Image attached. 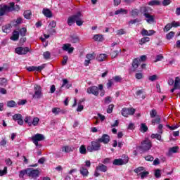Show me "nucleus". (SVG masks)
Masks as SVG:
<instances>
[{
	"mask_svg": "<svg viewBox=\"0 0 180 180\" xmlns=\"http://www.w3.org/2000/svg\"><path fill=\"white\" fill-rule=\"evenodd\" d=\"M82 18V13H81V12H78L77 13L69 17L68 19V26H72L75 22L77 26H82V25H84V20H82V18Z\"/></svg>",
	"mask_w": 180,
	"mask_h": 180,
	"instance_id": "1",
	"label": "nucleus"
},
{
	"mask_svg": "<svg viewBox=\"0 0 180 180\" xmlns=\"http://www.w3.org/2000/svg\"><path fill=\"white\" fill-rule=\"evenodd\" d=\"M100 91V96H105V90L103 89V84H99L98 87L96 86H92L88 87L86 92L89 94L94 95V96H98Z\"/></svg>",
	"mask_w": 180,
	"mask_h": 180,
	"instance_id": "2",
	"label": "nucleus"
},
{
	"mask_svg": "<svg viewBox=\"0 0 180 180\" xmlns=\"http://www.w3.org/2000/svg\"><path fill=\"white\" fill-rule=\"evenodd\" d=\"M151 147H153V143L151 141L148 139H146L141 143V146H137V150H140L142 153H146L150 150H151Z\"/></svg>",
	"mask_w": 180,
	"mask_h": 180,
	"instance_id": "3",
	"label": "nucleus"
},
{
	"mask_svg": "<svg viewBox=\"0 0 180 180\" xmlns=\"http://www.w3.org/2000/svg\"><path fill=\"white\" fill-rule=\"evenodd\" d=\"M101 150V142L96 139L91 141V145L87 146V151L93 153V151H99Z\"/></svg>",
	"mask_w": 180,
	"mask_h": 180,
	"instance_id": "4",
	"label": "nucleus"
},
{
	"mask_svg": "<svg viewBox=\"0 0 180 180\" xmlns=\"http://www.w3.org/2000/svg\"><path fill=\"white\" fill-rule=\"evenodd\" d=\"M108 172V166L102 164V163H99L96 167V169L94 172V176H96V178H98V176H100L101 173L99 172Z\"/></svg>",
	"mask_w": 180,
	"mask_h": 180,
	"instance_id": "5",
	"label": "nucleus"
},
{
	"mask_svg": "<svg viewBox=\"0 0 180 180\" xmlns=\"http://www.w3.org/2000/svg\"><path fill=\"white\" fill-rule=\"evenodd\" d=\"M31 139L36 147H41V145L39 144V141H43L46 137L41 134H37L32 136Z\"/></svg>",
	"mask_w": 180,
	"mask_h": 180,
	"instance_id": "6",
	"label": "nucleus"
},
{
	"mask_svg": "<svg viewBox=\"0 0 180 180\" xmlns=\"http://www.w3.org/2000/svg\"><path fill=\"white\" fill-rule=\"evenodd\" d=\"M40 174V172L39 169H32V168H28L27 169V175L30 178H32L33 179H36L39 176Z\"/></svg>",
	"mask_w": 180,
	"mask_h": 180,
	"instance_id": "7",
	"label": "nucleus"
},
{
	"mask_svg": "<svg viewBox=\"0 0 180 180\" xmlns=\"http://www.w3.org/2000/svg\"><path fill=\"white\" fill-rule=\"evenodd\" d=\"M34 94H33V99H40L43 94L41 93V87L39 85H35L34 87Z\"/></svg>",
	"mask_w": 180,
	"mask_h": 180,
	"instance_id": "8",
	"label": "nucleus"
},
{
	"mask_svg": "<svg viewBox=\"0 0 180 180\" xmlns=\"http://www.w3.org/2000/svg\"><path fill=\"white\" fill-rule=\"evenodd\" d=\"M134 112H136L134 108H122L121 113L124 117H129V116L134 115Z\"/></svg>",
	"mask_w": 180,
	"mask_h": 180,
	"instance_id": "9",
	"label": "nucleus"
},
{
	"mask_svg": "<svg viewBox=\"0 0 180 180\" xmlns=\"http://www.w3.org/2000/svg\"><path fill=\"white\" fill-rule=\"evenodd\" d=\"M15 51L17 54L25 55V54H27V53H29V51H30V49L27 46H26V47L21 46V47L16 48Z\"/></svg>",
	"mask_w": 180,
	"mask_h": 180,
	"instance_id": "10",
	"label": "nucleus"
},
{
	"mask_svg": "<svg viewBox=\"0 0 180 180\" xmlns=\"http://www.w3.org/2000/svg\"><path fill=\"white\" fill-rule=\"evenodd\" d=\"M97 141L100 143H103V144H108L110 141V136L108 134H103L101 138L97 139Z\"/></svg>",
	"mask_w": 180,
	"mask_h": 180,
	"instance_id": "11",
	"label": "nucleus"
},
{
	"mask_svg": "<svg viewBox=\"0 0 180 180\" xmlns=\"http://www.w3.org/2000/svg\"><path fill=\"white\" fill-rule=\"evenodd\" d=\"M62 49L63 51H68L69 54H71L74 52V47H71V44H63Z\"/></svg>",
	"mask_w": 180,
	"mask_h": 180,
	"instance_id": "12",
	"label": "nucleus"
},
{
	"mask_svg": "<svg viewBox=\"0 0 180 180\" xmlns=\"http://www.w3.org/2000/svg\"><path fill=\"white\" fill-rule=\"evenodd\" d=\"M13 120L15 122H18V124L22 126L23 124V117H22L21 114H15L13 116Z\"/></svg>",
	"mask_w": 180,
	"mask_h": 180,
	"instance_id": "13",
	"label": "nucleus"
},
{
	"mask_svg": "<svg viewBox=\"0 0 180 180\" xmlns=\"http://www.w3.org/2000/svg\"><path fill=\"white\" fill-rule=\"evenodd\" d=\"M151 11L153 10L150 7L143 6L140 8V12L143 13V16H147V15L151 13Z\"/></svg>",
	"mask_w": 180,
	"mask_h": 180,
	"instance_id": "14",
	"label": "nucleus"
},
{
	"mask_svg": "<svg viewBox=\"0 0 180 180\" xmlns=\"http://www.w3.org/2000/svg\"><path fill=\"white\" fill-rule=\"evenodd\" d=\"M129 162V159L124 160L123 159H115L112 162L113 165H124Z\"/></svg>",
	"mask_w": 180,
	"mask_h": 180,
	"instance_id": "15",
	"label": "nucleus"
},
{
	"mask_svg": "<svg viewBox=\"0 0 180 180\" xmlns=\"http://www.w3.org/2000/svg\"><path fill=\"white\" fill-rule=\"evenodd\" d=\"M44 68V65H42L38 67L37 66L28 67L27 70L30 72L32 71H41V70H43Z\"/></svg>",
	"mask_w": 180,
	"mask_h": 180,
	"instance_id": "16",
	"label": "nucleus"
},
{
	"mask_svg": "<svg viewBox=\"0 0 180 180\" xmlns=\"http://www.w3.org/2000/svg\"><path fill=\"white\" fill-rule=\"evenodd\" d=\"M75 150L74 146H65L62 147V153H71Z\"/></svg>",
	"mask_w": 180,
	"mask_h": 180,
	"instance_id": "17",
	"label": "nucleus"
},
{
	"mask_svg": "<svg viewBox=\"0 0 180 180\" xmlns=\"http://www.w3.org/2000/svg\"><path fill=\"white\" fill-rule=\"evenodd\" d=\"M155 33V31L153 30H147L146 29H143L141 31L142 36H153Z\"/></svg>",
	"mask_w": 180,
	"mask_h": 180,
	"instance_id": "18",
	"label": "nucleus"
},
{
	"mask_svg": "<svg viewBox=\"0 0 180 180\" xmlns=\"http://www.w3.org/2000/svg\"><path fill=\"white\" fill-rule=\"evenodd\" d=\"M139 65H140V59L139 58L134 59L132 62V67L134 68V71H135L136 70H137V68H139Z\"/></svg>",
	"mask_w": 180,
	"mask_h": 180,
	"instance_id": "19",
	"label": "nucleus"
},
{
	"mask_svg": "<svg viewBox=\"0 0 180 180\" xmlns=\"http://www.w3.org/2000/svg\"><path fill=\"white\" fill-rule=\"evenodd\" d=\"M145 18H146V22L148 23H154V20H155V16L151 14L146 15Z\"/></svg>",
	"mask_w": 180,
	"mask_h": 180,
	"instance_id": "20",
	"label": "nucleus"
},
{
	"mask_svg": "<svg viewBox=\"0 0 180 180\" xmlns=\"http://www.w3.org/2000/svg\"><path fill=\"white\" fill-rule=\"evenodd\" d=\"M11 29H12V25H11V24H7L2 27V30L4 33H11Z\"/></svg>",
	"mask_w": 180,
	"mask_h": 180,
	"instance_id": "21",
	"label": "nucleus"
},
{
	"mask_svg": "<svg viewBox=\"0 0 180 180\" xmlns=\"http://www.w3.org/2000/svg\"><path fill=\"white\" fill-rule=\"evenodd\" d=\"M39 122H40V119H39V117H34L32 121L31 120V122H29V127L38 126Z\"/></svg>",
	"mask_w": 180,
	"mask_h": 180,
	"instance_id": "22",
	"label": "nucleus"
},
{
	"mask_svg": "<svg viewBox=\"0 0 180 180\" xmlns=\"http://www.w3.org/2000/svg\"><path fill=\"white\" fill-rule=\"evenodd\" d=\"M42 13L46 16V18H51L53 16V14L51 13V11L49 8H44Z\"/></svg>",
	"mask_w": 180,
	"mask_h": 180,
	"instance_id": "23",
	"label": "nucleus"
},
{
	"mask_svg": "<svg viewBox=\"0 0 180 180\" xmlns=\"http://www.w3.org/2000/svg\"><path fill=\"white\" fill-rule=\"evenodd\" d=\"M11 40H13V41H16V40L19 39V32L18 31H14L13 32V35L11 37Z\"/></svg>",
	"mask_w": 180,
	"mask_h": 180,
	"instance_id": "24",
	"label": "nucleus"
},
{
	"mask_svg": "<svg viewBox=\"0 0 180 180\" xmlns=\"http://www.w3.org/2000/svg\"><path fill=\"white\" fill-rule=\"evenodd\" d=\"M80 174H82V175L83 176H88V174H89V172H88V169H86V167H81L80 169Z\"/></svg>",
	"mask_w": 180,
	"mask_h": 180,
	"instance_id": "25",
	"label": "nucleus"
},
{
	"mask_svg": "<svg viewBox=\"0 0 180 180\" xmlns=\"http://www.w3.org/2000/svg\"><path fill=\"white\" fill-rule=\"evenodd\" d=\"M161 134H151L150 137L151 139H156L157 140H159V141H164L162 139H161Z\"/></svg>",
	"mask_w": 180,
	"mask_h": 180,
	"instance_id": "26",
	"label": "nucleus"
},
{
	"mask_svg": "<svg viewBox=\"0 0 180 180\" xmlns=\"http://www.w3.org/2000/svg\"><path fill=\"white\" fill-rule=\"evenodd\" d=\"M151 123L153 126H155V123H157L158 124H160V123H161V117H160V116L158 115L156 116L155 119L152 120Z\"/></svg>",
	"mask_w": 180,
	"mask_h": 180,
	"instance_id": "27",
	"label": "nucleus"
},
{
	"mask_svg": "<svg viewBox=\"0 0 180 180\" xmlns=\"http://www.w3.org/2000/svg\"><path fill=\"white\" fill-rule=\"evenodd\" d=\"M127 10L120 8L115 12V15H127Z\"/></svg>",
	"mask_w": 180,
	"mask_h": 180,
	"instance_id": "28",
	"label": "nucleus"
},
{
	"mask_svg": "<svg viewBox=\"0 0 180 180\" xmlns=\"http://www.w3.org/2000/svg\"><path fill=\"white\" fill-rule=\"evenodd\" d=\"M174 89H180V79L179 77H176L174 85Z\"/></svg>",
	"mask_w": 180,
	"mask_h": 180,
	"instance_id": "29",
	"label": "nucleus"
},
{
	"mask_svg": "<svg viewBox=\"0 0 180 180\" xmlns=\"http://www.w3.org/2000/svg\"><path fill=\"white\" fill-rule=\"evenodd\" d=\"M106 57H108L106 54L101 53L97 56L96 60H98L100 62L105 61V60L106 59Z\"/></svg>",
	"mask_w": 180,
	"mask_h": 180,
	"instance_id": "30",
	"label": "nucleus"
},
{
	"mask_svg": "<svg viewBox=\"0 0 180 180\" xmlns=\"http://www.w3.org/2000/svg\"><path fill=\"white\" fill-rule=\"evenodd\" d=\"M143 172H144V167H137L135 169H134V172H135V174H138V175H140Z\"/></svg>",
	"mask_w": 180,
	"mask_h": 180,
	"instance_id": "31",
	"label": "nucleus"
},
{
	"mask_svg": "<svg viewBox=\"0 0 180 180\" xmlns=\"http://www.w3.org/2000/svg\"><path fill=\"white\" fill-rule=\"evenodd\" d=\"M93 39L95 41H102L103 40V36L102 34H96Z\"/></svg>",
	"mask_w": 180,
	"mask_h": 180,
	"instance_id": "32",
	"label": "nucleus"
},
{
	"mask_svg": "<svg viewBox=\"0 0 180 180\" xmlns=\"http://www.w3.org/2000/svg\"><path fill=\"white\" fill-rule=\"evenodd\" d=\"M96 57V54H95V53H88L86 55V58L87 60H89L90 61L91 60H95V58Z\"/></svg>",
	"mask_w": 180,
	"mask_h": 180,
	"instance_id": "33",
	"label": "nucleus"
},
{
	"mask_svg": "<svg viewBox=\"0 0 180 180\" xmlns=\"http://www.w3.org/2000/svg\"><path fill=\"white\" fill-rule=\"evenodd\" d=\"M121 52H122V49L113 51L112 52H111L110 56H111L112 58H116V56H119V53H121Z\"/></svg>",
	"mask_w": 180,
	"mask_h": 180,
	"instance_id": "34",
	"label": "nucleus"
},
{
	"mask_svg": "<svg viewBox=\"0 0 180 180\" xmlns=\"http://www.w3.org/2000/svg\"><path fill=\"white\" fill-rule=\"evenodd\" d=\"M0 85L1 86H6L8 85V80L4 77L0 78Z\"/></svg>",
	"mask_w": 180,
	"mask_h": 180,
	"instance_id": "35",
	"label": "nucleus"
},
{
	"mask_svg": "<svg viewBox=\"0 0 180 180\" xmlns=\"http://www.w3.org/2000/svg\"><path fill=\"white\" fill-rule=\"evenodd\" d=\"M148 130V127H147V125L146 124H141V128L140 131L142 133H146Z\"/></svg>",
	"mask_w": 180,
	"mask_h": 180,
	"instance_id": "36",
	"label": "nucleus"
},
{
	"mask_svg": "<svg viewBox=\"0 0 180 180\" xmlns=\"http://www.w3.org/2000/svg\"><path fill=\"white\" fill-rule=\"evenodd\" d=\"M160 2L159 1H157V0H153V1H150L148 3V4L150 6H154L155 5H160Z\"/></svg>",
	"mask_w": 180,
	"mask_h": 180,
	"instance_id": "37",
	"label": "nucleus"
},
{
	"mask_svg": "<svg viewBox=\"0 0 180 180\" xmlns=\"http://www.w3.org/2000/svg\"><path fill=\"white\" fill-rule=\"evenodd\" d=\"M148 41H150V37H143L141 39L139 44H141V46H143V44L147 43Z\"/></svg>",
	"mask_w": 180,
	"mask_h": 180,
	"instance_id": "38",
	"label": "nucleus"
},
{
	"mask_svg": "<svg viewBox=\"0 0 180 180\" xmlns=\"http://www.w3.org/2000/svg\"><path fill=\"white\" fill-rule=\"evenodd\" d=\"M8 108H15L16 106V102L15 101H10L7 102Z\"/></svg>",
	"mask_w": 180,
	"mask_h": 180,
	"instance_id": "39",
	"label": "nucleus"
},
{
	"mask_svg": "<svg viewBox=\"0 0 180 180\" xmlns=\"http://www.w3.org/2000/svg\"><path fill=\"white\" fill-rule=\"evenodd\" d=\"M30 16H32V11L27 10L24 12V17L25 19H30Z\"/></svg>",
	"mask_w": 180,
	"mask_h": 180,
	"instance_id": "40",
	"label": "nucleus"
},
{
	"mask_svg": "<svg viewBox=\"0 0 180 180\" xmlns=\"http://www.w3.org/2000/svg\"><path fill=\"white\" fill-rule=\"evenodd\" d=\"M178 150H179V148L178 146H174L169 148V154H172V153H178Z\"/></svg>",
	"mask_w": 180,
	"mask_h": 180,
	"instance_id": "41",
	"label": "nucleus"
},
{
	"mask_svg": "<svg viewBox=\"0 0 180 180\" xmlns=\"http://www.w3.org/2000/svg\"><path fill=\"white\" fill-rule=\"evenodd\" d=\"M25 175H27V169L20 171V173H19L20 178H23Z\"/></svg>",
	"mask_w": 180,
	"mask_h": 180,
	"instance_id": "42",
	"label": "nucleus"
},
{
	"mask_svg": "<svg viewBox=\"0 0 180 180\" xmlns=\"http://www.w3.org/2000/svg\"><path fill=\"white\" fill-rule=\"evenodd\" d=\"M79 153L80 154H86V148L85 146L82 145L79 148Z\"/></svg>",
	"mask_w": 180,
	"mask_h": 180,
	"instance_id": "43",
	"label": "nucleus"
},
{
	"mask_svg": "<svg viewBox=\"0 0 180 180\" xmlns=\"http://www.w3.org/2000/svg\"><path fill=\"white\" fill-rule=\"evenodd\" d=\"M60 112H61V109L60 108H52V113H53V115H58V113H60Z\"/></svg>",
	"mask_w": 180,
	"mask_h": 180,
	"instance_id": "44",
	"label": "nucleus"
},
{
	"mask_svg": "<svg viewBox=\"0 0 180 180\" xmlns=\"http://www.w3.org/2000/svg\"><path fill=\"white\" fill-rule=\"evenodd\" d=\"M43 56L45 60H49L51 57V53L49 51H46L43 53Z\"/></svg>",
	"mask_w": 180,
	"mask_h": 180,
	"instance_id": "45",
	"label": "nucleus"
},
{
	"mask_svg": "<svg viewBox=\"0 0 180 180\" xmlns=\"http://www.w3.org/2000/svg\"><path fill=\"white\" fill-rule=\"evenodd\" d=\"M174 36H175V32L172 31L166 35V39H167V40H171Z\"/></svg>",
	"mask_w": 180,
	"mask_h": 180,
	"instance_id": "46",
	"label": "nucleus"
},
{
	"mask_svg": "<svg viewBox=\"0 0 180 180\" xmlns=\"http://www.w3.org/2000/svg\"><path fill=\"white\" fill-rule=\"evenodd\" d=\"M26 32H27V30L26 29V27H23L21 28L20 30L19 34H20V36H26Z\"/></svg>",
	"mask_w": 180,
	"mask_h": 180,
	"instance_id": "47",
	"label": "nucleus"
},
{
	"mask_svg": "<svg viewBox=\"0 0 180 180\" xmlns=\"http://www.w3.org/2000/svg\"><path fill=\"white\" fill-rule=\"evenodd\" d=\"M131 16H138L139 15V13H140V12L139 11L138 9L135 8L134 10H132L131 12H130Z\"/></svg>",
	"mask_w": 180,
	"mask_h": 180,
	"instance_id": "48",
	"label": "nucleus"
},
{
	"mask_svg": "<svg viewBox=\"0 0 180 180\" xmlns=\"http://www.w3.org/2000/svg\"><path fill=\"white\" fill-rule=\"evenodd\" d=\"M110 102H112V97L107 96L105 98V99H104L105 105H109V103H110Z\"/></svg>",
	"mask_w": 180,
	"mask_h": 180,
	"instance_id": "49",
	"label": "nucleus"
},
{
	"mask_svg": "<svg viewBox=\"0 0 180 180\" xmlns=\"http://www.w3.org/2000/svg\"><path fill=\"white\" fill-rule=\"evenodd\" d=\"M148 79H149V81L154 82V81H157V79H158V76H157V75H153L152 76H150L148 77Z\"/></svg>",
	"mask_w": 180,
	"mask_h": 180,
	"instance_id": "50",
	"label": "nucleus"
},
{
	"mask_svg": "<svg viewBox=\"0 0 180 180\" xmlns=\"http://www.w3.org/2000/svg\"><path fill=\"white\" fill-rule=\"evenodd\" d=\"M113 108H115V105H109L107 109V113H112L113 112Z\"/></svg>",
	"mask_w": 180,
	"mask_h": 180,
	"instance_id": "51",
	"label": "nucleus"
},
{
	"mask_svg": "<svg viewBox=\"0 0 180 180\" xmlns=\"http://www.w3.org/2000/svg\"><path fill=\"white\" fill-rule=\"evenodd\" d=\"M172 27V25H171V23L166 25L164 28V32H169V30H171Z\"/></svg>",
	"mask_w": 180,
	"mask_h": 180,
	"instance_id": "52",
	"label": "nucleus"
},
{
	"mask_svg": "<svg viewBox=\"0 0 180 180\" xmlns=\"http://www.w3.org/2000/svg\"><path fill=\"white\" fill-rule=\"evenodd\" d=\"M150 173L148 172H143L142 173L140 174L141 176V179H144V178H147V176H148Z\"/></svg>",
	"mask_w": 180,
	"mask_h": 180,
	"instance_id": "53",
	"label": "nucleus"
},
{
	"mask_svg": "<svg viewBox=\"0 0 180 180\" xmlns=\"http://www.w3.org/2000/svg\"><path fill=\"white\" fill-rule=\"evenodd\" d=\"M155 178L161 177V170H160V169H158L155 171Z\"/></svg>",
	"mask_w": 180,
	"mask_h": 180,
	"instance_id": "54",
	"label": "nucleus"
},
{
	"mask_svg": "<svg viewBox=\"0 0 180 180\" xmlns=\"http://www.w3.org/2000/svg\"><path fill=\"white\" fill-rule=\"evenodd\" d=\"M164 127V126L161 124H160L158 127V133H159V134H162V133L164 132V131L162 130V128Z\"/></svg>",
	"mask_w": 180,
	"mask_h": 180,
	"instance_id": "55",
	"label": "nucleus"
},
{
	"mask_svg": "<svg viewBox=\"0 0 180 180\" xmlns=\"http://www.w3.org/2000/svg\"><path fill=\"white\" fill-rule=\"evenodd\" d=\"M150 116L152 118H154L157 116V110L153 109L150 112Z\"/></svg>",
	"mask_w": 180,
	"mask_h": 180,
	"instance_id": "56",
	"label": "nucleus"
},
{
	"mask_svg": "<svg viewBox=\"0 0 180 180\" xmlns=\"http://www.w3.org/2000/svg\"><path fill=\"white\" fill-rule=\"evenodd\" d=\"M56 26H57V22L56 21H52L49 25V27H50V29H54Z\"/></svg>",
	"mask_w": 180,
	"mask_h": 180,
	"instance_id": "57",
	"label": "nucleus"
},
{
	"mask_svg": "<svg viewBox=\"0 0 180 180\" xmlns=\"http://www.w3.org/2000/svg\"><path fill=\"white\" fill-rule=\"evenodd\" d=\"M67 61H68V56H64L63 60L61 62L62 65H67Z\"/></svg>",
	"mask_w": 180,
	"mask_h": 180,
	"instance_id": "58",
	"label": "nucleus"
},
{
	"mask_svg": "<svg viewBox=\"0 0 180 180\" xmlns=\"http://www.w3.org/2000/svg\"><path fill=\"white\" fill-rule=\"evenodd\" d=\"M8 172V167H5L4 170H0V176H2L4 175H6Z\"/></svg>",
	"mask_w": 180,
	"mask_h": 180,
	"instance_id": "59",
	"label": "nucleus"
},
{
	"mask_svg": "<svg viewBox=\"0 0 180 180\" xmlns=\"http://www.w3.org/2000/svg\"><path fill=\"white\" fill-rule=\"evenodd\" d=\"M162 60H164V56L162 55H158L156 56L155 63H158V61H162Z\"/></svg>",
	"mask_w": 180,
	"mask_h": 180,
	"instance_id": "60",
	"label": "nucleus"
},
{
	"mask_svg": "<svg viewBox=\"0 0 180 180\" xmlns=\"http://www.w3.org/2000/svg\"><path fill=\"white\" fill-rule=\"evenodd\" d=\"M71 41L72 43H78L79 41V39L78 37H72Z\"/></svg>",
	"mask_w": 180,
	"mask_h": 180,
	"instance_id": "61",
	"label": "nucleus"
},
{
	"mask_svg": "<svg viewBox=\"0 0 180 180\" xmlns=\"http://www.w3.org/2000/svg\"><path fill=\"white\" fill-rule=\"evenodd\" d=\"M170 24L172 25V27H178L179 26H180V22H179L173 21Z\"/></svg>",
	"mask_w": 180,
	"mask_h": 180,
	"instance_id": "62",
	"label": "nucleus"
},
{
	"mask_svg": "<svg viewBox=\"0 0 180 180\" xmlns=\"http://www.w3.org/2000/svg\"><path fill=\"white\" fill-rule=\"evenodd\" d=\"M126 32H124V30L123 29L117 30V34H118V36H122V34H124Z\"/></svg>",
	"mask_w": 180,
	"mask_h": 180,
	"instance_id": "63",
	"label": "nucleus"
},
{
	"mask_svg": "<svg viewBox=\"0 0 180 180\" xmlns=\"http://www.w3.org/2000/svg\"><path fill=\"white\" fill-rule=\"evenodd\" d=\"M112 79H114L115 81V82H120V81H122V77L115 76V77H112Z\"/></svg>",
	"mask_w": 180,
	"mask_h": 180,
	"instance_id": "64",
	"label": "nucleus"
}]
</instances>
